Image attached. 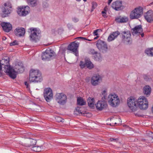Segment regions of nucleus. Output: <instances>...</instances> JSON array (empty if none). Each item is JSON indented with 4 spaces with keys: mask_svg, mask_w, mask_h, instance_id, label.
<instances>
[{
    "mask_svg": "<svg viewBox=\"0 0 153 153\" xmlns=\"http://www.w3.org/2000/svg\"><path fill=\"white\" fill-rule=\"evenodd\" d=\"M25 84L27 88H28L29 87V84L27 82H25Z\"/></svg>",
    "mask_w": 153,
    "mask_h": 153,
    "instance_id": "nucleus-47",
    "label": "nucleus"
},
{
    "mask_svg": "<svg viewBox=\"0 0 153 153\" xmlns=\"http://www.w3.org/2000/svg\"><path fill=\"white\" fill-rule=\"evenodd\" d=\"M98 37H99V36H97L96 37H95L94 38V39H97L98 38Z\"/></svg>",
    "mask_w": 153,
    "mask_h": 153,
    "instance_id": "nucleus-57",
    "label": "nucleus"
},
{
    "mask_svg": "<svg viewBox=\"0 0 153 153\" xmlns=\"http://www.w3.org/2000/svg\"><path fill=\"white\" fill-rule=\"evenodd\" d=\"M122 3V1H117L112 3L111 7L116 10H121L124 8Z\"/></svg>",
    "mask_w": 153,
    "mask_h": 153,
    "instance_id": "nucleus-15",
    "label": "nucleus"
},
{
    "mask_svg": "<svg viewBox=\"0 0 153 153\" xmlns=\"http://www.w3.org/2000/svg\"><path fill=\"white\" fill-rule=\"evenodd\" d=\"M1 61L0 60V73L1 74H2V67L1 64Z\"/></svg>",
    "mask_w": 153,
    "mask_h": 153,
    "instance_id": "nucleus-46",
    "label": "nucleus"
},
{
    "mask_svg": "<svg viewBox=\"0 0 153 153\" xmlns=\"http://www.w3.org/2000/svg\"><path fill=\"white\" fill-rule=\"evenodd\" d=\"M79 46V43H76L75 42H73L69 45L68 47V49L71 51L76 56V52Z\"/></svg>",
    "mask_w": 153,
    "mask_h": 153,
    "instance_id": "nucleus-16",
    "label": "nucleus"
},
{
    "mask_svg": "<svg viewBox=\"0 0 153 153\" xmlns=\"http://www.w3.org/2000/svg\"><path fill=\"white\" fill-rule=\"evenodd\" d=\"M77 104L79 105H83L86 104V102L81 97H79L77 99Z\"/></svg>",
    "mask_w": 153,
    "mask_h": 153,
    "instance_id": "nucleus-27",
    "label": "nucleus"
},
{
    "mask_svg": "<svg viewBox=\"0 0 153 153\" xmlns=\"http://www.w3.org/2000/svg\"><path fill=\"white\" fill-rule=\"evenodd\" d=\"M31 32L30 36V40L35 42H36L39 40V35L41 33V31L37 28H31L29 29Z\"/></svg>",
    "mask_w": 153,
    "mask_h": 153,
    "instance_id": "nucleus-4",
    "label": "nucleus"
},
{
    "mask_svg": "<svg viewBox=\"0 0 153 153\" xmlns=\"http://www.w3.org/2000/svg\"><path fill=\"white\" fill-rule=\"evenodd\" d=\"M29 79L30 82L35 83L40 82L42 80L40 72L38 70L33 69L30 71Z\"/></svg>",
    "mask_w": 153,
    "mask_h": 153,
    "instance_id": "nucleus-2",
    "label": "nucleus"
},
{
    "mask_svg": "<svg viewBox=\"0 0 153 153\" xmlns=\"http://www.w3.org/2000/svg\"><path fill=\"white\" fill-rule=\"evenodd\" d=\"M78 21V19H75V22H77Z\"/></svg>",
    "mask_w": 153,
    "mask_h": 153,
    "instance_id": "nucleus-56",
    "label": "nucleus"
},
{
    "mask_svg": "<svg viewBox=\"0 0 153 153\" xmlns=\"http://www.w3.org/2000/svg\"><path fill=\"white\" fill-rule=\"evenodd\" d=\"M92 9L91 10V12L93 11L94 9H95L97 6V4L96 2H92L91 3Z\"/></svg>",
    "mask_w": 153,
    "mask_h": 153,
    "instance_id": "nucleus-36",
    "label": "nucleus"
},
{
    "mask_svg": "<svg viewBox=\"0 0 153 153\" xmlns=\"http://www.w3.org/2000/svg\"><path fill=\"white\" fill-rule=\"evenodd\" d=\"M36 141L35 140L30 139L28 142L27 146L29 147L30 149L36 145Z\"/></svg>",
    "mask_w": 153,
    "mask_h": 153,
    "instance_id": "nucleus-26",
    "label": "nucleus"
},
{
    "mask_svg": "<svg viewBox=\"0 0 153 153\" xmlns=\"http://www.w3.org/2000/svg\"><path fill=\"white\" fill-rule=\"evenodd\" d=\"M86 64H85V63L84 62L82 61H81L80 62L79 66H80L82 68H85L86 66Z\"/></svg>",
    "mask_w": 153,
    "mask_h": 153,
    "instance_id": "nucleus-39",
    "label": "nucleus"
},
{
    "mask_svg": "<svg viewBox=\"0 0 153 153\" xmlns=\"http://www.w3.org/2000/svg\"><path fill=\"white\" fill-rule=\"evenodd\" d=\"M55 98L56 101L60 105H65L67 102V97L63 93L56 94Z\"/></svg>",
    "mask_w": 153,
    "mask_h": 153,
    "instance_id": "nucleus-10",
    "label": "nucleus"
},
{
    "mask_svg": "<svg viewBox=\"0 0 153 153\" xmlns=\"http://www.w3.org/2000/svg\"><path fill=\"white\" fill-rule=\"evenodd\" d=\"M115 21L118 23H124L127 22L128 21V19L127 17H117L116 18Z\"/></svg>",
    "mask_w": 153,
    "mask_h": 153,
    "instance_id": "nucleus-24",
    "label": "nucleus"
},
{
    "mask_svg": "<svg viewBox=\"0 0 153 153\" xmlns=\"http://www.w3.org/2000/svg\"><path fill=\"white\" fill-rule=\"evenodd\" d=\"M135 114L136 115H137V116H142V115H140V114H139L137 113H136Z\"/></svg>",
    "mask_w": 153,
    "mask_h": 153,
    "instance_id": "nucleus-53",
    "label": "nucleus"
},
{
    "mask_svg": "<svg viewBox=\"0 0 153 153\" xmlns=\"http://www.w3.org/2000/svg\"><path fill=\"white\" fill-rule=\"evenodd\" d=\"M18 42L16 40H15L13 42L10 43V45L11 46H12L18 45Z\"/></svg>",
    "mask_w": 153,
    "mask_h": 153,
    "instance_id": "nucleus-41",
    "label": "nucleus"
},
{
    "mask_svg": "<svg viewBox=\"0 0 153 153\" xmlns=\"http://www.w3.org/2000/svg\"><path fill=\"white\" fill-rule=\"evenodd\" d=\"M127 104L129 108L132 111H136L138 106L141 109L145 110L148 107V101L144 96L140 97L137 100L133 97H130L127 100Z\"/></svg>",
    "mask_w": 153,
    "mask_h": 153,
    "instance_id": "nucleus-1",
    "label": "nucleus"
},
{
    "mask_svg": "<svg viewBox=\"0 0 153 153\" xmlns=\"http://www.w3.org/2000/svg\"><path fill=\"white\" fill-rule=\"evenodd\" d=\"M102 16H103L104 18H106L107 17V16H106V14H102Z\"/></svg>",
    "mask_w": 153,
    "mask_h": 153,
    "instance_id": "nucleus-52",
    "label": "nucleus"
},
{
    "mask_svg": "<svg viewBox=\"0 0 153 153\" xmlns=\"http://www.w3.org/2000/svg\"><path fill=\"white\" fill-rule=\"evenodd\" d=\"M28 3L32 7H34L37 5L36 0H27Z\"/></svg>",
    "mask_w": 153,
    "mask_h": 153,
    "instance_id": "nucleus-31",
    "label": "nucleus"
},
{
    "mask_svg": "<svg viewBox=\"0 0 153 153\" xmlns=\"http://www.w3.org/2000/svg\"><path fill=\"white\" fill-rule=\"evenodd\" d=\"M111 34L114 37L115 39V38H116L119 35H120V33L118 31H116L113 32L111 33Z\"/></svg>",
    "mask_w": 153,
    "mask_h": 153,
    "instance_id": "nucleus-34",
    "label": "nucleus"
},
{
    "mask_svg": "<svg viewBox=\"0 0 153 153\" xmlns=\"http://www.w3.org/2000/svg\"><path fill=\"white\" fill-rule=\"evenodd\" d=\"M82 108L80 107H77L76 108L74 112V114L78 115V114H85V112L82 110Z\"/></svg>",
    "mask_w": 153,
    "mask_h": 153,
    "instance_id": "nucleus-25",
    "label": "nucleus"
},
{
    "mask_svg": "<svg viewBox=\"0 0 153 153\" xmlns=\"http://www.w3.org/2000/svg\"><path fill=\"white\" fill-rule=\"evenodd\" d=\"M114 120L115 119L114 118H112L111 119V120L113 122H115L114 124H117V123L116 122H117V121H115Z\"/></svg>",
    "mask_w": 153,
    "mask_h": 153,
    "instance_id": "nucleus-49",
    "label": "nucleus"
},
{
    "mask_svg": "<svg viewBox=\"0 0 153 153\" xmlns=\"http://www.w3.org/2000/svg\"><path fill=\"white\" fill-rule=\"evenodd\" d=\"M44 97L47 102H49L53 98V94L52 89L50 88H45L43 93Z\"/></svg>",
    "mask_w": 153,
    "mask_h": 153,
    "instance_id": "nucleus-12",
    "label": "nucleus"
},
{
    "mask_svg": "<svg viewBox=\"0 0 153 153\" xmlns=\"http://www.w3.org/2000/svg\"><path fill=\"white\" fill-rule=\"evenodd\" d=\"M90 115V116H91V114H90V113H86V115H85V116H87V115Z\"/></svg>",
    "mask_w": 153,
    "mask_h": 153,
    "instance_id": "nucleus-51",
    "label": "nucleus"
},
{
    "mask_svg": "<svg viewBox=\"0 0 153 153\" xmlns=\"http://www.w3.org/2000/svg\"><path fill=\"white\" fill-rule=\"evenodd\" d=\"M110 140L111 141H115V140H118V139L117 138H116V139H114V138H111L110 139Z\"/></svg>",
    "mask_w": 153,
    "mask_h": 153,
    "instance_id": "nucleus-48",
    "label": "nucleus"
},
{
    "mask_svg": "<svg viewBox=\"0 0 153 153\" xmlns=\"http://www.w3.org/2000/svg\"><path fill=\"white\" fill-rule=\"evenodd\" d=\"M42 146H34L33 147H32L31 149L33 151L36 152H39L41 151L42 148Z\"/></svg>",
    "mask_w": 153,
    "mask_h": 153,
    "instance_id": "nucleus-32",
    "label": "nucleus"
},
{
    "mask_svg": "<svg viewBox=\"0 0 153 153\" xmlns=\"http://www.w3.org/2000/svg\"><path fill=\"white\" fill-rule=\"evenodd\" d=\"M118 120L119 121V122H121V119H120L119 118L118 119Z\"/></svg>",
    "mask_w": 153,
    "mask_h": 153,
    "instance_id": "nucleus-59",
    "label": "nucleus"
},
{
    "mask_svg": "<svg viewBox=\"0 0 153 153\" xmlns=\"http://www.w3.org/2000/svg\"><path fill=\"white\" fill-rule=\"evenodd\" d=\"M25 32V29L24 28L19 27L16 28L14 31L15 35L19 37L24 36Z\"/></svg>",
    "mask_w": 153,
    "mask_h": 153,
    "instance_id": "nucleus-19",
    "label": "nucleus"
},
{
    "mask_svg": "<svg viewBox=\"0 0 153 153\" xmlns=\"http://www.w3.org/2000/svg\"><path fill=\"white\" fill-rule=\"evenodd\" d=\"M96 42L97 47L100 52L102 53H106L107 52L108 47L105 42L101 40H98Z\"/></svg>",
    "mask_w": 153,
    "mask_h": 153,
    "instance_id": "nucleus-7",
    "label": "nucleus"
},
{
    "mask_svg": "<svg viewBox=\"0 0 153 153\" xmlns=\"http://www.w3.org/2000/svg\"><path fill=\"white\" fill-rule=\"evenodd\" d=\"M4 7L2 9V13L1 16L3 18H4L8 16L11 12L12 7L10 4L9 3H5L4 4Z\"/></svg>",
    "mask_w": 153,
    "mask_h": 153,
    "instance_id": "nucleus-9",
    "label": "nucleus"
},
{
    "mask_svg": "<svg viewBox=\"0 0 153 153\" xmlns=\"http://www.w3.org/2000/svg\"><path fill=\"white\" fill-rule=\"evenodd\" d=\"M146 134L149 138L153 139V133L151 131H147Z\"/></svg>",
    "mask_w": 153,
    "mask_h": 153,
    "instance_id": "nucleus-35",
    "label": "nucleus"
},
{
    "mask_svg": "<svg viewBox=\"0 0 153 153\" xmlns=\"http://www.w3.org/2000/svg\"><path fill=\"white\" fill-rule=\"evenodd\" d=\"M114 37L112 34L111 33L108 36L107 40L108 42H111L114 40Z\"/></svg>",
    "mask_w": 153,
    "mask_h": 153,
    "instance_id": "nucleus-38",
    "label": "nucleus"
},
{
    "mask_svg": "<svg viewBox=\"0 0 153 153\" xmlns=\"http://www.w3.org/2000/svg\"><path fill=\"white\" fill-rule=\"evenodd\" d=\"M112 1V0H108V4L109 5L110 4Z\"/></svg>",
    "mask_w": 153,
    "mask_h": 153,
    "instance_id": "nucleus-50",
    "label": "nucleus"
},
{
    "mask_svg": "<svg viewBox=\"0 0 153 153\" xmlns=\"http://www.w3.org/2000/svg\"><path fill=\"white\" fill-rule=\"evenodd\" d=\"M86 66L89 69H91L93 68L94 65L89 60H85Z\"/></svg>",
    "mask_w": 153,
    "mask_h": 153,
    "instance_id": "nucleus-28",
    "label": "nucleus"
},
{
    "mask_svg": "<svg viewBox=\"0 0 153 153\" xmlns=\"http://www.w3.org/2000/svg\"><path fill=\"white\" fill-rule=\"evenodd\" d=\"M102 14H106L105 13V11H102Z\"/></svg>",
    "mask_w": 153,
    "mask_h": 153,
    "instance_id": "nucleus-55",
    "label": "nucleus"
},
{
    "mask_svg": "<svg viewBox=\"0 0 153 153\" xmlns=\"http://www.w3.org/2000/svg\"><path fill=\"white\" fill-rule=\"evenodd\" d=\"M144 17L148 22L150 23L153 21V11L151 10L148 11L144 14Z\"/></svg>",
    "mask_w": 153,
    "mask_h": 153,
    "instance_id": "nucleus-18",
    "label": "nucleus"
},
{
    "mask_svg": "<svg viewBox=\"0 0 153 153\" xmlns=\"http://www.w3.org/2000/svg\"><path fill=\"white\" fill-rule=\"evenodd\" d=\"M106 93V91L105 90H104L102 93V94L103 95V97H102V99H105L106 98V96L105 95V93Z\"/></svg>",
    "mask_w": 153,
    "mask_h": 153,
    "instance_id": "nucleus-42",
    "label": "nucleus"
},
{
    "mask_svg": "<svg viewBox=\"0 0 153 153\" xmlns=\"http://www.w3.org/2000/svg\"><path fill=\"white\" fill-rule=\"evenodd\" d=\"M108 102L113 107H115L119 105L120 101L118 97L115 94H110L108 97Z\"/></svg>",
    "mask_w": 153,
    "mask_h": 153,
    "instance_id": "nucleus-6",
    "label": "nucleus"
},
{
    "mask_svg": "<svg viewBox=\"0 0 153 153\" xmlns=\"http://www.w3.org/2000/svg\"><path fill=\"white\" fill-rule=\"evenodd\" d=\"M132 30V32L133 35L140 33L143 31L142 26L141 25L136 26L134 28L131 29Z\"/></svg>",
    "mask_w": 153,
    "mask_h": 153,
    "instance_id": "nucleus-22",
    "label": "nucleus"
},
{
    "mask_svg": "<svg viewBox=\"0 0 153 153\" xmlns=\"http://www.w3.org/2000/svg\"><path fill=\"white\" fill-rule=\"evenodd\" d=\"M151 88L148 85H146L143 88V92L144 95L148 97L151 94Z\"/></svg>",
    "mask_w": 153,
    "mask_h": 153,
    "instance_id": "nucleus-23",
    "label": "nucleus"
},
{
    "mask_svg": "<svg viewBox=\"0 0 153 153\" xmlns=\"http://www.w3.org/2000/svg\"><path fill=\"white\" fill-rule=\"evenodd\" d=\"M12 71H11V75L14 76L13 74H14L16 75L15 78H12L10 77L11 78L14 79H15L17 76V74L18 73H21L23 72L24 71V66L22 65L19 64L16 65H15L14 68L12 67Z\"/></svg>",
    "mask_w": 153,
    "mask_h": 153,
    "instance_id": "nucleus-11",
    "label": "nucleus"
},
{
    "mask_svg": "<svg viewBox=\"0 0 153 153\" xmlns=\"http://www.w3.org/2000/svg\"><path fill=\"white\" fill-rule=\"evenodd\" d=\"M152 112L153 113V106L152 107Z\"/></svg>",
    "mask_w": 153,
    "mask_h": 153,
    "instance_id": "nucleus-62",
    "label": "nucleus"
},
{
    "mask_svg": "<svg viewBox=\"0 0 153 153\" xmlns=\"http://www.w3.org/2000/svg\"><path fill=\"white\" fill-rule=\"evenodd\" d=\"M102 100V101H98L97 104H95L97 109L99 111L102 110L107 106V105L104 101V100Z\"/></svg>",
    "mask_w": 153,
    "mask_h": 153,
    "instance_id": "nucleus-20",
    "label": "nucleus"
},
{
    "mask_svg": "<svg viewBox=\"0 0 153 153\" xmlns=\"http://www.w3.org/2000/svg\"><path fill=\"white\" fill-rule=\"evenodd\" d=\"M97 51H95L94 49H90L89 53L90 54L95 55V53H97Z\"/></svg>",
    "mask_w": 153,
    "mask_h": 153,
    "instance_id": "nucleus-40",
    "label": "nucleus"
},
{
    "mask_svg": "<svg viewBox=\"0 0 153 153\" xmlns=\"http://www.w3.org/2000/svg\"><path fill=\"white\" fill-rule=\"evenodd\" d=\"M6 39V37H4L3 38V39L4 40H5Z\"/></svg>",
    "mask_w": 153,
    "mask_h": 153,
    "instance_id": "nucleus-60",
    "label": "nucleus"
},
{
    "mask_svg": "<svg viewBox=\"0 0 153 153\" xmlns=\"http://www.w3.org/2000/svg\"><path fill=\"white\" fill-rule=\"evenodd\" d=\"M56 120L58 122H63L64 119L59 117H56L55 118Z\"/></svg>",
    "mask_w": 153,
    "mask_h": 153,
    "instance_id": "nucleus-37",
    "label": "nucleus"
},
{
    "mask_svg": "<svg viewBox=\"0 0 153 153\" xmlns=\"http://www.w3.org/2000/svg\"><path fill=\"white\" fill-rule=\"evenodd\" d=\"M125 126H127V127H128V126H127V125H125Z\"/></svg>",
    "mask_w": 153,
    "mask_h": 153,
    "instance_id": "nucleus-63",
    "label": "nucleus"
},
{
    "mask_svg": "<svg viewBox=\"0 0 153 153\" xmlns=\"http://www.w3.org/2000/svg\"><path fill=\"white\" fill-rule=\"evenodd\" d=\"M143 78L145 80L147 81L149 80L150 79H151V77L149 76H147L146 75H144Z\"/></svg>",
    "mask_w": 153,
    "mask_h": 153,
    "instance_id": "nucleus-43",
    "label": "nucleus"
},
{
    "mask_svg": "<svg viewBox=\"0 0 153 153\" xmlns=\"http://www.w3.org/2000/svg\"><path fill=\"white\" fill-rule=\"evenodd\" d=\"M2 50V48L0 47V51H1Z\"/></svg>",
    "mask_w": 153,
    "mask_h": 153,
    "instance_id": "nucleus-61",
    "label": "nucleus"
},
{
    "mask_svg": "<svg viewBox=\"0 0 153 153\" xmlns=\"http://www.w3.org/2000/svg\"><path fill=\"white\" fill-rule=\"evenodd\" d=\"M100 30V29H97V30H95L94 31V33H93L94 34V36H97L98 35V33H97V31L98 30Z\"/></svg>",
    "mask_w": 153,
    "mask_h": 153,
    "instance_id": "nucleus-45",
    "label": "nucleus"
},
{
    "mask_svg": "<svg viewBox=\"0 0 153 153\" xmlns=\"http://www.w3.org/2000/svg\"><path fill=\"white\" fill-rule=\"evenodd\" d=\"M76 39H84V40H88V41H91V40L87 39L83 37H78L76 38Z\"/></svg>",
    "mask_w": 153,
    "mask_h": 153,
    "instance_id": "nucleus-44",
    "label": "nucleus"
},
{
    "mask_svg": "<svg viewBox=\"0 0 153 153\" xmlns=\"http://www.w3.org/2000/svg\"><path fill=\"white\" fill-rule=\"evenodd\" d=\"M1 25L3 30L6 32H9L12 29V25L9 22H2Z\"/></svg>",
    "mask_w": 153,
    "mask_h": 153,
    "instance_id": "nucleus-21",
    "label": "nucleus"
},
{
    "mask_svg": "<svg viewBox=\"0 0 153 153\" xmlns=\"http://www.w3.org/2000/svg\"><path fill=\"white\" fill-rule=\"evenodd\" d=\"M102 80L101 76L99 74H95L91 79V83L94 86L98 85Z\"/></svg>",
    "mask_w": 153,
    "mask_h": 153,
    "instance_id": "nucleus-14",
    "label": "nucleus"
},
{
    "mask_svg": "<svg viewBox=\"0 0 153 153\" xmlns=\"http://www.w3.org/2000/svg\"><path fill=\"white\" fill-rule=\"evenodd\" d=\"M145 53L149 56H153V48L146 49Z\"/></svg>",
    "mask_w": 153,
    "mask_h": 153,
    "instance_id": "nucleus-33",
    "label": "nucleus"
},
{
    "mask_svg": "<svg viewBox=\"0 0 153 153\" xmlns=\"http://www.w3.org/2000/svg\"><path fill=\"white\" fill-rule=\"evenodd\" d=\"M55 56V52L51 49H47L42 55V59L45 61H48L51 58Z\"/></svg>",
    "mask_w": 153,
    "mask_h": 153,
    "instance_id": "nucleus-8",
    "label": "nucleus"
},
{
    "mask_svg": "<svg viewBox=\"0 0 153 153\" xmlns=\"http://www.w3.org/2000/svg\"><path fill=\"white\" fill-rule=\"evenodd\" d=\"M76 1H80L81 0H76ZM84 1H86L87 0H83Z\"/></svg>",
    "mask_w": 153,
    "mask_h": 153,
    "instance_id": "nucleus-58",
    "label": "nucleus"
},
{
    "mask_svg": "<svg viewBox=\"0 0 153 153\" xmlns=\"http://www.w3.org/2000/svg\"><path fill=\"white\" fill-rule=\"evenodd\" d=\"M94 98H89L87 102L88 106L90 107H94Z\"/></svg>",
    "mask_w": 153,
    "mask_h": 153,
    "instance_id": "nucleus-29",
    "label": "nucleus"
},
{
    "mask_svg": "<svg viewBox=\"0 0 153 153\" xmlns=\"http://www.w3.org/2000/svg\"><path fill=\"white\" fill-rule=\"evenodd\" d=\"M141 35L142 37H143L144 36V33H141Z\"/></svg>",
    "mask_w": 153,
    "mask_h": 153,
    "instance_id": "nucleus-54",
    "label": "nucleus"
},
{
    "mask_svg": "<svg viewBox=\"0 0 153 153\" xmlns=\"http://www.w3.org/2000/svg\"><path fill=\"white\" fill-rule=\"evenodd\" d=\"M28 6L25 7H20L17 8V13L20 16H25L28 13L27 10H26V9H29Z\"/></svg>",
    "mask_w": 153,
    "mask_h": 153,
    "instance_id": "nucleus-17",
    "label": "nucleus"
},
{
    "mask_svg": "<svg viewBox=\"0 0 153 153\" xmlns=\"http://www.w3.org/2000/svg\"><path fill=\"white\" fill-rule=\"evenodd\" d=\"M2 61L5 63L4 64L1 63L2 66V65H4V71L6 73L7 75H8L10 77L15 78L16 75L14 74H13L14 76H12L11 75V71H12V67L9 65L10 59L9 57L7 56L4 57L2 59Z\"/></svg>",
    "mask_w": 153,
    "mask_h": 153,
    "instance_id": "nucleus-3",
    "label": "nucleus"
},
{
    "mask_svg": "<svg viewBox=\"0 0 153 153\" xmlns=\"http://www.w3.org/2000/svg\"><path fill=\"white\" fill-rule=\"evenodd\" d=\"M95 59L97 61H101L102 59V57L101 56L100 53H98L97 52V53H95L94 56Z\"/></svg>",
    "mask_w": 153,
    "mask_h": 153,
    "instance_id": "nucleus-30",
    "label": "nucleus"
},
{
    "mask_svg": "<svg viewBox=\"0 0 153 153\" xmlns=\"http://www.w3.org/2000/svg\"><path fill=\"white\" fill-rule=\"evenodd\" d=\"M143 9L142 7L139 6L132 10L130 15L131 19H137L140 18L143 14Z\"/></svg>",
    "mask_w": 153,
    "mask_h": 153,
    "instance_id": "nucleus-5",
    "label": "nucleus"
},
{
    "mask_svg": "<svg viewBox=\"0 0 153 153\" xmlns=\"http://www.w3.org/2000/svg\"><path fill=\"white\" fill-rule=\"evenodd\" d=\"M122 35V40L124 42H126L128 44L131 43L132 40L131 38V33L130 31H123L121 33Z\"/></svg>",
    "mask_w": 153,
    "mask_h": 153,
    "instance_id": "nucleus-13",
    "label": "nucleus"
}]
</instances>
